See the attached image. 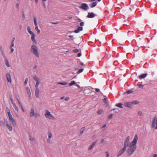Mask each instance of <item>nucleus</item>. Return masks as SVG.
<instances>
[{"instance_id":"f257e3e1","label":"nucleus","mask_w":157,"mask_h":157,"mask_svg":"<svg viewBox=\"0 0 157 157\" xmlns=\"http://www.w3.org/2000/svg\"><path fill=\"white\" fill-rule=\"evenodd\" d=\"M130 139V136H127L124 141L123 147L119 151L117 155V157H119L122 155L126 150L127 147L128 148L127 150V152L129 156L132 155L135 151L136 148V144L138 139L137 135H135L132 141L129 144Z\"/></svg>"},{"instance_id":"f03ea898","label":"nucleus","mask_w":157,"mask_h":157,"mask_svg":"<svg viewBox=\"0 0 157 157\" xmlns=\"http://www.w3.org/2000/svg\"><path fill=\"white\" fill-rule=\"evenodd\" d=\"M130 139V136H127L124 141L123 147L119 151L117 155V157H119L122 155L126 150L127 147L128 148L127 150V152L129 156L132 155L135 151L136 148V144L138 139L137 135H135L132 141L129 144Z\"/></svg>"},{"instance_id":"7ed1b4c3","label":"nucleus","mask_w":157,"mask_h":157,"mask_svg":"<svg viewBox=\"0 0 157 157\" xmlns=\"http://www.w3.org/2000/svg\"><path fill=\"white\" fill-rule=\"evenodd\" d=\"M6 111L10 122L8 121H6V128L10 132H11L13 131V130L12 126L13 127H15L17 125V123L11 114L10 110L8 108H6Z\"/></svg>"},{"instance_id":"20e7f679","label":"nucleus","mask_w":157,"mask_h":157,"mask_svg":"<svg viewBox=\"0 0 157 157\" xmlns=\"http://www.w3.org/2000/svg\"><path fill=\"white\" fill-rule=\"evenodd\" d=\"M36 44L34 43L31 46L30 51L36 57L39 58L40 56V55L38 51V48Z\"/></svg>"},{"instance_id":"39448f33","label":"nucleus","mask_w":157,"mask_h":157,"mask_svg":"<svg viewBox=\"0 0 157 157\" xmlns=\"http://www.w3.org/2000/svg\"><path fill=\"white\" fill-rule=\"evenodd\" d=\"M27 30L31 36V38L32 41L34 43L37 44V41L35 39L36 35L31 30V29L30 26H27Z\"/></svg>"},{"instance_id":"423d86ee","label":"nucleus","mask_w":157,"mask_h":157,"mask_svg":"<svg viewBox=\"0 0 157 157\" xmlns=\"http://www.w3.org/2000/svg\"><path fill=\"white\" fill-rule=\"evenodd\" d=\"M44 116L46 118L50 120H54L56 119V118L48 110L45 111Z\"/></svg>"},{"instance_id":"0eeeda50","label":"nucleus","mask_w":157,"mask_h":157,"mask_svg":"<svg viewBox=\"0 0 157 157\" xmlns=\"http://www.w3.org/2000/svg\"><path fill=\"white\" fill-rule=\"evenodd\" d=\"M151 127L155 129H157V116H155L152 118Z\"/></svg>"},{"instance_id":"6e6552de","label":"nucleus","mask_w":157,"mask_h":157,"mask_svg":"<svg viewBox=\"0 0 157 157\" xmlns=\"http://www.w3.org/2000/svg\"><path fill=\"white\" fill-rule=\"evenodd\" d=\"M26 90L27 93L29 98L31 100L32 98L31 92L29 87H26Z\"/></svg>"},{"instance_id":"1a4fd4ad","label":"nucleus","mask_w":157,"mask_h":157,"mask_svg":"<svg viewBox=\"0 0 157 157\" xmlns=\"http://www.w3.org/2000/svg\"><path fill=\"white\" fill-rule=\"evenodd\" d=\"M96 142L92 143L87 148L88 151H90L92 150L96 145Z\"/></svg>"},{"instance_id":"9d476101","label":"nucleus","mask_w":157,"mask_h":157,"mask_svg":"<svg viewBox=\"0 0 157 157\" xmlns=\"http://www.w3.org/2000/svg\"><path fill=\"white\" fill-rule=\"evenodd\" d=\"M29 115L31 117H36V114L35 113V111L33 109H32L30 110Z\"/></svg>"},{"instance_id":"9b49d317","label":"nucleus","mask_w":157,"mask_h":157,"mask_svg":"<svg viewBox=\"0 0 157 157\" xmlns=\"http://www.w3.org/2000/svg\"><path fill=\"white\" fill-rule=\"evenodd\" d=\"M125 106L129 108H131L132 106V101L125 102L124 104Z\"/></svg>"},{"instance_id":"f8f14e48","label":"nucleus","mask_w":157,"mask_h":157,"mask_svg":"<svg viewBox=\"0 0 157 157\" xmlns=\"http://www.w3.org/2000/svg\"><path fill=\"white\" fill-rule=\"evenodd\" d=\"M6 77L8 82L11 83L12 79L11 75L9 73H7L6 74Z\"/></svg>"},{"instance_id":"ddd939ff","label":"nucleus","mask_w":157,"mask_h":157,"mask_svg":"<svg viewBox=\"0 0 157 157\" xmlns=\"http://www.w3.org/2000/svg\"><path fill=\"white\" fill-rule=\"evenodd\" d=\"M88 7V6L87 5L86 3H83L80 6H79V8L81 9H83L85 10H86Z\"/></svg>"},{"instance_id":"4468645a","label":"nucleus","mask_w":157,"mask_h":157,"mask_svg":"<svg viewBox=\"0 0 157 157\" xmlns=\"http://www.w3.org/2000/svg\"><path fill=\"white\" fill-rule=\"evenodd\" d=\"M40 90L38 88H36L35 90V94L36 97L38 98L39 97Z\"/></svg>"},{"instance_id":"2eb2a0df","label":"nucleus","mask_w":157,"mask_h":157,"mask_svg":"<svg viewBox=\"0 0 157 157\" xmlns=\"http://www.w3.org/2000/svg\"><path fill=\"white\" fill-rule=\"evenodd\" d=\"M33 79L36 82H40V79L36 75H34L33 76Z\"/></svg>"},{"instance_id":"dca6fc26","label":"nucleus","mask_w":157,"mask_h":157,"mask_svg":"<svg viewBox=\"0 0 157 157\" xmlns=\"http://www.w3.org/2000/svg\"><path fill=\"white\" fill-rule=\"evenodd\" d=\"M5 59V63L6 64V66L9 67H10V65L9 63V61L8 60V59L6 58L5 56V57H4Z\"/></svg>"},{"instance_id":"f3484780","label":"nucleus","mask_w":157,"mask_h":157,"mask_svg":"<svg viewBox=\"0 0 157 157\" xmlns=\"http://www.w3.org/2000/svg\"><path fill=\"white\" fill-rule=\"evenodd\" d=\"M95 16V15L94 13H88V14L87 17L88 18H93Z\"/></svg>"},{"instance_id":"a211bd4d","label":"nucleus","mask_w":157,"mask_h":157,"mask_svg":"<svg viewBox=\"0 0 157 157\" xmlns=\"http://www.w3.org/2000/svg\"><path fill=\"white\" fill-rule=\"evenodd\" d=\"M83 30V28L81 27H78V29L74 31V32L76 33H78L80 31H82Z\"/></svg>"},{"instance_id":"6ab92c4d","label":"nucleus","mask_w":157,"mask_h":157,"mask_svg":"<svg viewBox=\"0 0 157 157\" xmlns=\"http://www.w3.org/2000/svg\"><path fill=\"white\" fill-rule=\"evenodd\" d=\"M35 30L37 32V33L38 34H39L40 33V29H39L38 25L36 26H35Z\"/></svg>"},{"instance_id":"aec40b11","label":"nucleus","mask_w":157,"mask_h":157,"mask_svg":"<svg viewBox=\"0 0 157 157\" xmlns=\"http://www.w3.org/2000/svg\"><path fill=\"white\" fill-rule=\"evenodd\" d=\"M86 128L85 127H82L80 130L79 133L80 135H82L85 131Z\"/></svg>"},{"instance_id":"412c9836","label":"nucleus","mask_w":157,"mask_h":157,"mask_svg":"<svg viewBox=\"0 0 157 157\" xmlns=\"http://www.w3.org/2000/svg\"><path fill=\"white\" fill-rule=\"evenodd\" d=\"M132 105H138L139 103V101L137 100H134L132 101Z\"/></svg>"},{"instance_id":"4be33fe9","label":"nucleus","mask_w":157,"mask_h":157,"mask_svg":"<svg viewBox=\"0 0 157 157\" xmlns=\"http://www.w3.org/2000/svg\"><path fill=\"white\" fill-rule=\"evenodd\" d=\"M13 107L14 108L15 110L17 112H18L19 111V109L18 107L16 105V104L15 103H14L12 104Z\"/></svg>"},{"instance_id":"5701e85b","label":"nucleus","mask_w":157,"mask_h":157,"mask_svg":"<svg viewBox=\"0 0 157 157\" xmlns=\"http://www.w3.org/2000/svg\"><path fill=\"white\" fill-rule=\"evenodd\" d=\"M147 76L146 74H142L139 76V78L140 79H142L145 78Z\"/></svg>"},{"instance_id":"b1692460","label":"nucleus","mask_w":157,"mask_h":157,"mask_svg":"<svg viewBox=\"0 0 157 157\" xmlns=\"http://www.w3.org/2000/svg\"><path fill=\"white\" fill-rule=\"evenodd\" d=\"M122 105H123L121 103H120L116 104V106L119 108H123Z\"/></svg>"},{"instance_id":"393cba45","label":"nucleus","mask_w":157,"mask_h":157,"mask_svg":"<svg viewBox=\"0 0 157 157\" xmlns=\"http://www.w3.org/2000/svg\"><path fill=\"white\" fill-rule=\"evenodd\" d=\"M97 4V2H94L91 3V4H90V7L91 8H93L96 6Z\"/></svg>"},{"instance_id":"a878e982","label":"nucleus","mask_w":157,"mask_h":157,"mask_svg":"<svg viewBox=\"0 0 157 157\" xmlns=\"http://www.w3.org/2000/svg\"><path fill=\"white\" fill-rule=\"evenodd\" d=\"M0 51L1 52L2 56L4 57H5V54H4V51H3V49H2V46H1L0 47Z\"/></svg>"},{"instance_id":"bb28decb","label":"nucleus","mask_w":157,"mask_h":157,"mask_svg":"<svg viewBox=\"0 0 157 157\" xmlns=\"http://www.w3.org/2000/svg\"><path fill=\"white\" fill-rule=\"evenodd\" d=\"M33 22L35 26H38L37 19L35 17L33 18Z\"/></svg>"},{"instance_id":"cd10ccee","label":"nucleus","mask_w":157,"mask_h":157,"mask_svg":"<svg viewBox=\"0 0 157 157\" xmlns=\"http://www.w3.org/2000/svg\"><path fill=\"white\" fill-rule=\"evenodd\" d=\"M52 137V135L51 132H49L48 133V140H50L51 139Z\"/></svg>"},{"instance_id":"c85d7f7f","label":"nucleus","mask_w":157,"mask_h":157,"mask_svg":"<svg viewBox=\"0 0 157 157\" xmlns=\"http://www.w3.org/2000/svg\"><path fill=\"white\" fill-rule=\"evenodd\" d=\"M29 140L31 141H34L35 140V139L33 137L30 136L29 137Z\"/></svg>"},{"instance_id":"c756f323","label":"nucleus","mask_w":157,"mask_h":157,"mask_svg":"<svg viewBox=\"0 0 157 157\" xmlns=\"http://www.w3.org/2000/svg\"><path fill=\"white\" fill-rule=\"evenodd\" d=\"M103 112V110L102 109H101L98 111L97 113L99 115H101L102 113Z\"/></svg>"},{"instance_id":"7c9ffc66","label":"nucleus","mask_w":157,"mask_h":157,"mask_svg":"<svg viewBox=\"0 0 157 157\" xmlns=\"http://www.w3.org/2000/svg\"><path fill=\"white\" fill-rule=\"evenodd\" d=\"M28 78H26L25 79V80L24 82V84L25 86H26L28 82Z\"/></svg>"},{"instance_id":"2f4dec72","label":"nucleus","mask_w":157,"mask_h":157,"mask_svg":"<svg viewBox=\"0 0 157 157\" xmlns=\"http://www.w3.org/2000/svg\"><path fill=\"white\" fill-rule=\"evenodd\" d=\"M75 84V81H72L69 84V86H71Z\"/></svg>"},{"instance_id":"473e14b6","label":"nucleus","mask_w":157,"mask_h":157,"mask_svg":"<svg viewBox=\"0 0 157 157\" xmlns=\"http://www.w3.org/2000/svg\"><path fill=\"white\" fill-rule=\"evenodd\" d=\"M58 84H60L61 85H67V83L66 82H58Z\"/></svg>"},{"instance_id":"72a5a7b5","label":"nucleus","mask_w":157,"mask_h":157,"mask_svg":"<svg viewBox=\"0 0 157 157\" xmlns=\"http://www.w3.org/2000/svg\"><path fill=\"white\" fill-rule=\"evenodd\" d=\"M103 102L106 104H107L108 102L107 99L106 98H104L103 99Z\"/></svg>"},{"instance_id":"f704fd0d","label":"nucleus","mask_w":157,"mask_h":157,"mask_svg":"<svg viewBox=\"0 0 157 157\" xmlns=\"http://www.w3.org/2000/svg\"><path fill=\"white\" fill-rule=\"evenodd\" d=\"M4 125V123L3 121H0V126L2 127Z\"/></svg>"},{"instance_id":"c9c22d12","label":"nucleus","mask_w":157,"mask_h":157,"mask_svg":"<svg viewBox=\"0 0 157 157\" xmlns=\"http://www.w3.org/2000/svg\"><path fill=\"white\" fill-rule=\"evenodd\" d=\"M40 82H36V84H35V87L36 88H37L38 86L40 84Z\"/></svg>"},{"instance_id":"e433bc0d","label":"nucleus","mask_w":157,"mask_h":157,"mask_svg":"<svg viewBox=\"0 0 157 157\" xmlns=\"http://www.w3.org/2000/svg\"><path fill=\"white\" fill-rule=\"evenodd\" d=\"M105 153L106 155V157H109V153L108 152L106 151L105 152Z\"/></svg>"},{"instance_id":"4c0bfd02","label":"nucleus","mask_w":157,"mask_h":157,"mask_svg":"<svg viewBox=\"0 0 157 157\" xmlns=\"http://www.w3.org/2000/svg\"><path fill=\"white\" fill-rule=\"evenodd\" d=\"M14 46V44L13 42V41L12 43L10 45V48H12Z\"/></svg>"},{"instance_id":"58836bf2","label":"nucleus","mask_w":157,"mask_h":157,"mask_svg":"<svg viewBox=\"0 0 157 157\" xmlns=\"http://www.w3.org/2000/svg\"><path fill=\"white\" fill-rule=\"evenodd\" d=\"M138 114L140 116H143V113L141 111H139L138 112Z\"/></svg>"},{"instance_id":"ea45409f","label":"nucleus","mask_w":157,"mask_h":157,"mask_svg":"<svg viewBox=\"0 0 157 157\" xmlns=\"http://www.w3.org/2000/svg\"><path fill=\"white\" fill-rule=\"evenodd\" d=\"M10 53L11 54L14 51V49L13 48H10Z\"/></svg>"},{"instance_id":"a19ab883","label":"nucleus","mask_w":157,"mask_h":157,"mask_svg":"<svg viewBox=\"0 0 157 157\" xmlns=\"http://www.w3.org/2000/svg\"><path fill=\"white\" fill-rule=\"evenodd\" d=\"M83 69H79L78 72V73H81L83 71Z\"/></svg>"},{"instance_id":"79ce46f5","label":"nucleus","mask_w":157,"mask_h":157,"mask_svg":"<svg viewBox=\"0 0 157 157\" xmlns=\"http://www.w3.org/2000/svg\"><path fill=\"white\" fill-rule=\"evenodd\" d=\"M20 107H21V109H22V111L23 112H25V109H24V108H23V107L22 106V105L20 106Z\"/></svg>"},{"instance_id":"37998d69","label":"nucleus","mask_w":157,"mask_h":157,"mask_svg":"<svg viewBox=\"0 0 157 157\" xmlns=\"http://www.w3.org/2000/svg\"><path fill=\"white\" fill-rule=\"evenodd\" d=\"M10 101H11V103L12 104L15 103L14 102L12 98H10Z\"/></svg>"},{"instance_id":"c03bdc74","label":"nucleus","mask_w":157,"mask_h":157,"mask_svg":"<svg viewBox=\"0 0 157 157\" xmlns=\"http://www.w3.org/2000/svg\"><path fill=\"white\" fill-rule=\"evenodd\" d=\"M18 103L20 106L22 105L20 100L18 101Z\"/></svg>"},{"instance_id":"a18cd8bd","label":"nucleus","mask_w":157,"mask_h":157,"mask_svg":"<svg viewBox=\"0 0 157 157\" xmlns=\"http://www.w3.org/2000/svg\"><path fill=\"white\" fill-rule=\"evenodd\" d=\"M73 51L74 52L76 53V52H78L79 50L78 49H75V50H73Z\"/></svg>"},{"instance_id":"49530a36","label":"nucleus","mask_w":157,"mask_h":157,"mask_svg":"<svg viewBox=\"0 0 157 157\" xmlns=\"http://www.w3.org/2000/svg\"><path fill=\"white\" fill-rule=\"evenodd\" d=\"M138 87L139 88H140V87L142 88L143 87V85H141V84H138Z\"/></svg>"},{"instance_id":"de8ad7c7","label":"nucleus","mask_w":157,"mask_h":157,"mask_svg":"<svg viewBox=\"0 0 157 157\" xmlns=\"http://www.w3.org/2000/svg\"><path fill=\"white\" fill-rule=\"evenodd\" d=\"M84 25V22H81L80 23V26H83Z\"/></svg>"},{"instance_id":"09e8293b","label":"nucleus","mask_w":157,"mask_h":157,"mask_svg":"<svg viewBox=\"0 0 157 157\" xmlns=\"http://www.w3.org/2000/svg\"><path fill=\"white\" fill-rule=\"evenodd\" d=\"M106 126V125L105 124H104L103 125V126L101 127L102 129H104V128H105Z\"/></svg>"},{"instance_id":"8fccbe9b","label":"nucleus","mask_w":157,"mask_h":157,"mask_svg":"<svg viewBox=\"0 0 157 157\" xmlns=\"http://www.w3.org/2000/svg\"><path fill=\"white\" fill-rule=\"evenodd\" d=\"M69 100V98L68 97H67V98H65V100L66 101H68Z\"/></svg>"},{"instance_id":"3c124183","label":"nucleus","mask_w":157,"mask_h":157,"mask_svg":"<svg viewBox=\"0 0 157 157\" xmlns=\"http://www.w3.org/2000/svg\"><path fill=\"white\" fill-rule=\"evenodd\" d=\"M113 115L110 114L109 116V119H111L113 117Z\"/></svg>"},{"instance_id":"603ef678","label":"nucleus","mask_w":157,"mask_h":157,"mask_svg":"<svg viewBox=\"0 0 157 157\" xmlns=\"http://www.w3.org/2000/svg\"><path fill=\"white\" fill-rule=\"evenodd\" d=\"M153 157H157V154H154L153 155Z\"/></svg>"},{"instance_id":"864d4df0","label":"nucleus","mask_w":157,"mask_h":157,"mask_svg":"<svg viewBox=\"0 0 157 157\" xmlns=\"http://www.w3.org/2000/svg\"><path fill=\"white\" fill-rule=\"evenodd\" d=\"M95 91H96V92H99L100 91V90L98 89H95Z\"/></svg>"},{"instance_id":"5fc2aeb1","label":"nucleus","mask_w":157,"mask_h":157,"mask_svg":"<svg viewBox=\"0 0 157 157\" xmlns=\"http://www.w3.org/2000/svg\"><path fill=\"white\" fill-rule=\"evenodd\" d=\"M37 68V65H35L34 67L33 68L34 69H36Z\"/></svg>"},{"instance_id":"6e6d98bb","label":"nucleus","mask_w":157,"mask_h":157,"mask_svg":"<svg viewBox=\"0 0 157 157\" xmlns=\"http://www.w3.org/2000/svg\"><path fill=\"white\" fill-rule=\"evenodd\" d=\"M77 56L78 57H80L81 56V53H78Z\"/></svg>"},{"instance_id":"4d7b16f0","label":"nucleus","mask_w":157,"mask_h":157,"mask_svg":"<svg viewBox=\"0 0 157 157\" xmlns=\"http://www.w3.org/2000/svg\"><path fill=\"white\" fill-rule=\"evenodd\" d=\"M132 92V91H131V90H128V91H127L126 93H127V94H130V93H131Z\"/></svg>"},{"instance_id":"13d9d810","label":"nucleus","mask_w":157,"mask_h":157,"mask_svg":"<svg viewBox=\"0 0 157 157\" xmlns=\"http://www.w3.org/2000/svg\"><path fill=\"white\" fill-rule=\"evenodd\" d=\"M64 96H63V97H60V99L61 100H62L63 99H64Z\"/></svg>"},{"instance_id":"bf43d9fd","label":"nucleus","mask_w":157,"mask_h":157,"mask_svg":"<svg viewBox=\"0 0 157 157\" xmlns=\"http://www.w3.org/2000/svg\"><path fill=\"white\" fill-rule=\"evenodd\" d=\"M89 2H94L95 0H88Z\"/></svg>"},{"instance_id":"052dcab7","label":"nucleus","mask_w":157,"mask_h":157,"mask_svg":"<svg viewBox=\"0 0 157 157\" xmlns=\"http://www.w3.org/2000/svg\"><path fill=\"white\" fill-rule=\"evenodd\" d=\"M16 6L17 7H18L19 6V4H17L16 5Z\"/></svg>"},{"instance_id":"680f3d73","label":"nucleus","mask_w":157,"mask_h":157,"mask_svg":"<svg viewBox=\"0 0 157 157\" xmlns=\"http://www.w3.org/2000/svg\"><path fill=\"white\" fill-rule=\"evenodd\" d=\"M22 16L23 17L25 18V14L24 13H23V14H22Z\"/></svg>"},{"instance_id":"e2e57ef3","label":"nucleus","mask_w":157,"mask_h":157,"mask_svg":"<svg viewBox=\"0 0 157 157\" xmlns=\"http://www.w3.org/2000/svg\"><path fill=\"white\" fill-rule=\"evenodd\" d=\"M35 2L36 3H37L38 2V0H35Z\"/></svg>"},{"instance_id":"0e129e2a","label":"nucleus","mask_w":157,"mask_h":157,"mask_svg":"<svg viewBox=\"0 0 157 157\" xmlns=\"http://www.w3.org/2000/svg\"><path fill=\"white\" fill-rule=\"evenodd\" d=\"M19 27L21 29L22 28V26L21 25L19 26Z\"/></svg>"},{"instance_id":"69168bd1","label":"nucleus","mask_w":157,"mask_h":157,"mask_svg":"<svg viewBox=\"0 0 157 157\" xmlns=\"http://www.w3.org/2000/svg\"><path fill=\"white\" fill-rule=\"evenodd\" d=\"M76 85L78 87H80V86L79 85H78L77 84H76Z\"/></svg>"},{"instance_id":"338daca9","label":"nucleus","mask_w":157,"mask_h":157,"mask_svg":"<svg viewBox=\"0 0 157 157\" xmlns=\"http://www.w3.org/2000/svg\"><path fill=\"white\" fill-rule=\"evenodd\" d=\"M81 65H84V64L83 63H81Z\"/></svg>"},{"instance_id":"774afa93","label":"nucleus","mask_w":157,"mask_h":157,"mask_svg":"<svg viewBox=\"0 0 157 157\" xmlns=\"http://www.w3.org/2000/svg\"><path fill=\"white\" fill-rule=\"evenodd\" d=\"M47 0H42V1L43 2H45V1H46Z\"/></svg>"}]
</instances>
